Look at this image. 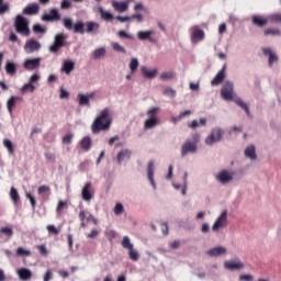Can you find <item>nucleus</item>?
I'll return each instance as SVG.
<instances>
[{
	"label": "nucleus",
	"mask_w": 281,
	"mask_h": 281,
	"mask_svg": "<svg viewBox=\"0 0 281 281\" xmlns=\"http://www.w3.org/2000/svg\"><path fill=\"white\" fill-rule=\"evenodd\" d=\"M111 46L114 52H117L119 54H126V48L122 44L112 42Z\"/></svg>",
	"instance_id": "obj_41"
},
{
	"label": "nucleus",
	"mask_w": 281,
	"mask_h": 281,
	"mask_svg": "<svg viewBox=\"0 0 281 281\" xmlns=\"http://www.w3.org/2000/svg\"><path fill=\"white\" fill-rule=\"evenodd\" d=\"M263 56H267L268 58V67H273L274 65H278L279 57L278 54L270 47L262 48Z\"/></svg>",
	"instance_id": "obj_13"
},
{
	"label": "nucleus",
	"mask_w": 281,
	"mask_h": 281,
	"mask_svg": "<svg viewBox=\"0 0 281 281\" xmlns=\"http://www.w3.org/2000/svg\"><path fill=\"white\" fill-rule=\"evenodd\" d=\"M225 137V130L221 125L213 126L204 137V146L213 148Z\"/></svg>",
	"instance_id": "obj_3"
},
{
	"label": "nucleus",
	"mask_w": 281,
	"mask_h": 281,
	"mask_svg": "<svg viewBox=\"0 0 281 281\" xmlns=\"http://www.w3.org/2000/svg\"><path fill=\"white\" fill-rule=\"evenodd\" d=\"M239 281H254V276L251 274H240Z\"/></svg>",
	"instance_id": "obj_64"
},
{
	"label": "nucleus",
	"mask_w": 281,
	"mask_h": 281,
	"mask_svg": "<svg viewBox=\"0 0 281 281\" xmlns=\"http://www.w3.org/2000/svg\"><path fill=\"white\" fill-rule=\"evenodd\" d=\"M217 32H218L220 36H223V34H225V32H227V24L226 23L220 24Z\"/></svg>",
	"instance_id": "obj_61"
},
{
	"label": "nucleus",
	"mask_w": 281,
	"mask_h": 281,
	"mask_svg": "<svg viewBox=\"0 0 281 281\" xmlns=\"http://www.w3.org/2000/svg\"><path fill=\"white\" fill-rule=\"evenodd\" d=\"M81 199L89 203L93 201V192L91 190V182H87L81 189Z\"/></svg>",
	"instance_id": "obj_22"
},
{
	"label": "nucleus",
	"mask_w": 281,
	"mask_h": 281,
	"mask_svg": "<svg viewBox=\"0 0 281 281\" xmlns=\"http://www.w3.org/2000/svg\"><path fill=\"white\" fill-rule=\"evenodd\" d=\"M270 23H281V13H272L269 15Z\"/></svg>",
	"instance_id": "obj_53"
},
{
	"label": "nucleus",
	"mask_w": 281,
	"mask_h": 281,
	"mask_svg": "<svg viewBox=\"0 0 281 281\" xmlns=\"http://www.w3.org/2000/svg\"><path fill=\"white\" fill-rule=\"evenodd\" d=\"M252 24L257 25V27H265L269 23V15L268 18H262L260 15H252Z\"/></svg>",
	"instance_id": "obj_30"
},
{
	"label": "nucleus",
	"mask_w": 281,
	"mask_h": 281,
	"mask_svg": "<svg viewBox=\"0 0 281 281\" xmlns=\"http://www.w3.org/2000/svg\"><path fill=\"white\" fill-rule=\"evenodd\" d=\"M41 57L36 58H26L24 59L22 66L27 70V71H34V69H38L41 67Z\"/></svg>",
	"instance_id": "obj_16"
},
{
	"label": "nucleus",
	"mask_w": 281,
	"mask_h": 281,
	"mask_svg": "<svg viewBox=\"0 0 281 281\" xmlns=\"http://www.w3.org/2000/svg\"><path fill=\"white\" fill-rule=\"evenodd\" d=\"M179 115H180V120H186V117H190V115H192V111L191 110L182 111L179 113Z\"/></svg>",
	"instance_id": "obj_63"
},
{
	"label": "nucleus",
	"mask_w": 281,
	"mask_h": 281,
	"mask_svg": "<svg viewBox=\"0 0 281 281\" xmlns=\"http://www.w3.org/2000/svg\"><path fill=\"white\" fill-rule=\"evenodd\" d=\"M138 41H149V43H155V31L154 30H146V31H138L136 33Z\"/></svg>",
	"instance_id": "obj_21"
},
{
	"label": "nucleus",
	"mask_w": 281,
	"mask_h": 281,
	"mask_svg": "<svg viewBox=\"0 0 281 281\" xmlns=\"http://www.w3.org/2000/svg\"><path fill=\"white\" fill-rule=\"evenodd\" d=\"M105 237L108 238V240H110V243H112V240H115L117 233L114 229L108 228L104 232Z\"/></svg>",
	"instance_id": "obj_47"
},
{
	"label": "nucleus",
	"mask_w": 281,
	"mask_h": 281,
	"mask_svg": "<svg viewBox=\"0 0 281 281\" xmlns=\"http://www.w3.org/2000/svg\"><path fill=\"white\" fill-rule=\"evenodd\" d=\"M140 71L145 78H148L149 80H153L154 78H157V74H159V70L157 68H148V66H143L140 68Z\"/></svg>",
	"instance_id": "obj_23"
},
{
	"label": "nucleus",
	"mask_w": 281,
	"mask_h": 281,
	"mask_svg": "<svg viewBox=\"0 0 281 281\" xmlns=\"http://www.w3.org/2000/svg\"><path fill=\"white\" fill-rule=\"evenodd\" d=\"M92 56L94 60H100V58H104V56H106V47L101 46L99 48H95L92 53Z\"/></svg>",
	"instance_id": "obj_34"
},
{
	"label": "nucleus",
	"mask_w": 281,
	"mask_h": 281,
	"mask_svg": "<svg viewBox=\"0 0 281 281\" xmlns=\"http://www.w3.org/2000/svg\"><path fill=\"white\" fill-rule=\"evenodd\" d=\"M14 27L18 34H22L23 36H30V26L27 20L23 18V15H16Z\"/></svg>",
	"instance_id": "obj_9"
},
{
	"label": "nucleus",
	"mask_w": 281,
	"mask_h": 281,
	"mask_svg": "<svg viewBox=\"0 0 281 281\" xmlns=\"http://www.w3.org/2000/svg\"><path fill=\"white\" fill-rule=\"evenodd\" d=\"M164 95H166V98H171V99L176 98L177 97V90L168 87V88L165 89Z\"/></svg>",
	"instance_id": "obj_52"
},
{
	"label": "nucleus",
	"mask_w": 281,
	"mask_h": 281,
	"mask_svg": "<svg viewBox=\"0 0 281 281\" xmlns=\"http://www.w3.org/2000/svg\"><path fill=\"white\" fill-rule=\"evenodd\" d=\"M0 234H2V236H7V238H12L14 231L10 227H0Z\"/></svg>",
	"instance_id": "obj_49"
},
{
	"label": "nucleus",
	"mask_w": 281,
	"mask_h": 281,
	"mask_svg": "<svg viewBox=\"0 0 281 281\" xmlns=\"http://www.w3.org/2000/svg\"><path fill=\"white\" fill-rule=\"evenodd\" d=\"M131 157H133V150L128 148H123L117 153L116 161L119 166H122V164H126V161H130Z\"/></svg>",
	"instance_id": "obj_17"
},
{
	"label": "nucleus",
	"mask_w": 281,
	"mask_h": 281,
	"mask_svg": "<svg viewBox=\"0 0 281 281\" xmlns=\"http://www.w3.org/2000/svg\"><path fill=\"white\" fill-rule=\"evenodd\" d=\"M113 212L115 214V216H122L124 214V204L122 203H116L114 205Z\"/></svg>",
	"instance_id": "obj_46"
},
{
	"label": "nucleus",
	"mask_w": 281,
	"mask_h": 281,
	"mask_svg": "<svg viewBox=\"0 0 281 281\" xmlns=\"http://www.w3.org/2000/svg\"><path fill=\"white\" fill-rule=\"evenodd\" d=\"M23 14H38V4L31 3L23 9Z\"/></svg>",
	"instance_id": "obj_35"
},
{
	"label": "nucleus",
	"mask_w": 281,
	"mask_h": 281,
	"mask_svg": "<svg viewBox=\"0 0 281 281\" xmlns=\"http://www.w3.org/2000/svg\"><path fill=\"white\" fill-rule=\"evenodd\" d=\"M21 100V98L16 97V95H11L8 100H7V111L10 115H12V112L14 111V106H16V102Z\"/></svg>",
	"instance_id": "obj_31"
},
{
	"label": "nucleus",
	"mask_w": 281,
	"mask_h": 281,
	"mask_svg": "<svg viewBox=\"0 0 281 281\" xmlns=\"http://www.w3.org/2000/svg\"><path fill=\"white\" fill-rule=\"evenodd\" d=\"M205 256L209 258H222V256H227V247L215 246L205 251Z\"/></svg>",
	"instance_id": "obj_11"
},
{
	"label": "nucleus",
	"mask_w": 281,
	"mask_h": 281,
	"mask_svg": "<svg viewBox=\"0 0 281 281\" xmlns=\"http://www.w3.org/2000/svg\"><path fill=\"white\" fill-rule=\"evenodd\" d=\"M94 10H95V12H99V14L103 21H113V15H112L111 11H106L104 8H102V5L95 7Z\"/></svg>",
	"instance_id": "obj_29"
},
{
	"label": "nucleus",
	"mask_w": 281,
	"mask_h": 281,
	"mask_svg": "<svg viewBox=\"0 0 281 281\" xmlns=\"http://www.w3.org/2000/svg\"><path fill=\"white\" fill-rule=\"evenodd\" d=\"M117 36L121 38H130L133 40V35L130 33H126L125 31L121 30L117 32Z\"/></svg>",
	"instance_id": "obj_57"
},
{
	"label": "nucleus",
	"mask_w": 281,
	"mask_h": 281,
	"mask_svg": "<svg viewBox=\"0 0 281 281\" xmlns=\"http://www.w3.org/2000/svg\"><path fill=\"white\" fill-rule=\"evenodd\" d=\"M147 179L153 190H157V182H155V161L153 160L147 165Z\"/></svg>",
	"instance_id": "obj_18"
},
{
	"label": "nucleus",
	"mask_w": 281,
	"mask_h": 281,
	"mask_svg": "<svg viewBox=\"0 0 281 281\" xmlns=\"http://www.w3.org/2000/svg\"><path fill=\"white\" fill-rule=\"evenodd\" d=\"M244 156L246 157V159H249V161H256V159H258V154L256 153V145H247L244 149Z\"/></svg>",
	"instance_id": "obj_20"
},
{
	"label": "nucleus",
	"mask_w": 281,
	"mask_h": 281,
	"mask_svg": "<svg viewBox=\"0 0 281 281\" xmlns=\"http://www.w3.org/2000/svg\"><path fill=\"white\" fill-rule=\"evenodd\" d=\"M79 146L81 150H85V153H89V150H91V146H93V140L91 139V136H83L79 142Z\"/></svg>",
	"instance_id": "obj_25"
},
{
	"label": "nucleus",
	"mask_w": 281,
	"mask_h": 281,
	"mask_svg": "<svg viewBox=\"0 0 281 281\" xmlns=\"http://www.w3.org/2000/svg\"><path fill=\"white\" fill-rule=\"evenodd\" d=\"M120 23H131V15H119L115 18Z\"/></svg>",
	"instance_id": "obj_56"
},
{
	"label": "nucleus",
	"mask_w": 281,
	"mask_h": 281,
	"mask_svg": "<svg viewBox=\"0 0 281 281\" xmlns=\"http://www.w3.org/2000/svg\"><path fill=\"white\" fill-rule=\"evenodd\" d=\"M63 23H64V27H66V30H74V22L71 21L70 18H64Z\"/></svg>",
	"instance_id": "obj_54"
},
{
	"label": "nucleus",
	"mask_w": 281,
	"mask_h": 281,
	"mask_svg": "<svg viewBox=\"0 0 281 281\" xmlns=\"http://www.w3.org/2000/svg\"><path fill=\"white\" fill-rule=\"evenodd\" d=\"M42 21H60V13L58 9H50L49 14H44Z\"/></svg>",
	"instance_id": "obj_28"
},
{
	"label": "nucleus",
	"mask_w": 281,
	"mask_h": 281,
	"mask_svg": "<svg viewBox=\"0 0 281 281\" xmlns=\"http://www.w3.org/2000/svg\"><path fill=\"white\" fill-rule=\"evenodd\" d=\"M214 179L220 186H229L236 179V171L232 168L220 169L214 173Z\"/></svg>",
	"instance_id": "obj_5"
},
{
	"label": "nucleus",
	"mask_w": 281,
	"mask_h": 281,
	"mask_svg": "<svg viewBox=\"0 0 281 281\" xmlns=\"http://www.w3.org/2000/svg\"><path fill=\"white\" fill-rule=\"evenodd\" d=\"M128 67L131 74H137V69H139V59L136 57L131 58Z\"/></svg>",
	"instance_id": "obj_36"
},
{
	"label": "nucleus",
	"mask_w": 281,
	"mask_h": 281,
	"mask_svg": "<svg viewBox=\"0 0 281 281\" xmlns=\"http://www.w3.org/2000/svg\"><path fill=\"white\" fill-rule=\"evenodd\" d=\"M41 50V43L34 38L27 40L24 44L25 54H34Z\"/></svg>",
	"instance_id": "obj_15"
},
{
	"label": "nucleus",
	"mask_w": 281,
	"mask_h": 281,
	"mask_svg": "<svg viewBox=\"0 0 281 281\" xmlns=\"http://www.w3.org/2000/svg\"><path fill=\"white\" fill-rule=\"evenodd\" d=\"M223 267L225 271H243L245 263L238 258L227 259L224 261Z\"/></svg>",
	"instance_id": "obj_10"
},
{
	"label": "nucleus",
	"mask_w": 281,
	"mask_h": 281,
	"mask_svg": "<svg viewBox=\"0 0 281 281\" xmlns=\"http://www.w3.org/2000/svg\"><path fill=\"white\" fill-rule=\"evenodd\" d=\"M160 111L161 109L159 106H150L146 110V117L143 122L144 131H153L154 128H157L159 124H161V121L158 116Z\"/></svg>",
	"instance_id": "obj_2"
},
{
	"label": "nucleus",
	"mask_w": 281,
	"mask_h": 281,
	"mask_svg": "<svg viewBox=\"0 0 281 281\" xmlns=\"http://www.w3.org/2000/svg\"><path fill=\"white\" fill-rule=\"evenodd\" d=\"M99 235H100V232L93 228L90 233L87 234V238H98Z\"/></svg>",
	"instance_id": "obj_62"
},
{
	"label": "nucleus",
	"mask_w": 281,
	"mask_h": 281,
	"mask_svg": "<svg viewBox=\"0 0 281 281\" xmlns=\"http://www.w3.org/2000/svg\"><path fill=\"white\" fill-rule=\"evenodd\" d=\"M128 251V258L133 260V262H137L139 260V252L134 248H131Z\"/></svg>",
	"instance_id": "obj_43"
},
{
	"label": "nucleus",
	"mask_w": 281,
	"mask_h": 281,
	"mask_svg": "<svg viewBox=\"0 0 281 281\" xmlns=\"http://www.w3.org/2000/svg\"><path fill=\"white\" fill-rule=\"evenodd\" d=\"M131 22L144 23V15L142 13H134L130 15Z\"/></svg>",
	"instance_id": "obj_51"
},
{
	"label": "nucleus",
	"mask_w": 281,
	"mask_h": 281,
	"mask_svg": "<svg viewBox=\"0 0 281 281\" xmlns=\"http://www.w3.org/2000/svg\"><path fill=\"white\" fill-rule=\"evenodd\" d=\"M18 278L22 281L32 280V270L27 268H19L15 270Z\"/></svg>",
	"instance_id": "obj_24"
},
{
	"label": "nucleus",
	"mask_w": 281,
	"mask_h": 281,
	"mask_svg": "<svg viewBox=\"0 0 281 281\" xmlns=\"http://www.w3.org/2000/svg\"><path fill=\"white\" fill-rule=\"evenodd\" d=\"M93 98H95V92L79 93L77 95L79 106H89Z\"/></svg>",
	"instance_id": "obj_14"
},
{
	"label": "nucleus",
	"mask_w": 281,
	"mask_h": 281,
	"mask_svg": "<svg viewBox=\"0 0 281 281\" xmlns=\"http://www.w3.org/2000/svg\"><path fill=\"white\" fill-rule=\"evenodd\" d=\"M21 93H27V91H31V93H34V91H36V86H34V83L32 82H27L25 83L21 89H20Z\"/></svg>",
	"instance_id": "obj_40"
},
{
	"label": "nucleus",
	"mask_w": 281,
	"mask_h": 281,
	"mask_svg": "<svg viewBox=\"0 0 281 281\" xmlns=\"http://www.w3.org/2000/svg\"><path fill=\"white\" fill-rule=\"evenodd\" d=\"M121 246L123 247V249H127V251H130L131 249H133L135 247L128 236L123 237V240L121 241Z\"/></svg>",
	"instance_id": "obj_38"
},
{
	"label": "nucleus",
	"mask_w": 281,
	"mask_h": 281,
	"mask_svg": "<svg viewBox=\"0 0 281 281\" xmlns=\"http://www.w3.org/2000/svg\"><path fill=\"white\" fill-rule=\"evenodd\" d=\"M74 140V134H67L63 137L61 142L64 145L68 146Z\"/></svg>",
	"instance_id": "obj_55"
},
{
	"label": "nucleus",
	"mask_w": 281,
	"mask_h": 281,
	"mask_svg": "<svg viewBox=\"0 0 281 281\" xmlns=\"http://www.w3.org/2000/svg\"><path fill=\"white\" fill-rule=\"evenodd\" d=\"M5 71L9 74V76H14L16 74V64L12 61H7L5 63Z\"/></svg>",
	"instance_id": "obj_39"
},
{
	"label": "nucleus",
	"mask_w": 281,
	"mask_h": 281,
	"mask_svg": "<svg viewBox=\"0 0 281 281\" xmlns=\"http://www.w3.org/2000/svg\"><path fill=\"white\" fill-rule=\"evenodd\" d=\"M76 67V63L71 59H66L63 61V66L60 68L61 74H66V76H69L71 71H74V68Z\"/></svg>",
	"instance_id": "obj_26"
},
{
	"label": "nucleus",
	"mask_w": 281,
	"mask_h": 281,
	"mask_svg": "<svg viewBox=\"0 0 281 281\" xmlns=\"http://www.w3.org/2000/svg\"><path fill=\"white\" fill-rule=\"evenodd\" d=\"M9 194H10V199H11V201H13V203H16L21 199V195H19V191H16V189L14 187H12L10 189Z\"/></svg>",
	"instance_id": "obj_44"
},
{
	"label": "nucleus",
	"mask_w": 281,
	"mask_h": 281,
	"mask_svg": "<svg viewBox=\"0 0 281 281\" xmlns=\"http://www.w3.org/2000/svg\"><path fill=\"white\" fill-rule=\"evenodd\" d=\"M113 124V111L110 108H104L94 117L91 124V132L94 135L102 133V131H109Z\"/></svg>",
	"instance_id": "obj_1"
},
{
	"label": "nucleus",
	"mask_w": 281,
	"mask_h": 281,
	"mask_svg": "<svg viewBox=\"0 0 281 281\" xmlns=\"http://www.w3.org/2000/svg\"><path fill=\"white\" fill-rule=\"evenodd\" d=\"M65 38H67V36H65V34L58 33L55 36L54 44L49 47V52H53V53L58 52L60 49V47H63L65 45Z\"/></svg>",
	"instance_id": "obj_19"
},
{
	"label": "nucleus",
	"mask_w": 281,
	"mask_h": 281,
	"mask_svg": "<svg viewBox=\"0 0 281 281\" xmlns=\"http://www.w3.org/2000/svg\"><path fill=\"white\" fill-rule=\"evenodd\" d=\"M10 11V3H1L0 4V14H5V12Z\"/></svg>",
	"instance_id": "obj_59"
},
{
	"label": "nucleus",
	"mask_w": 281,
	"mask_h": 281,
	"mask_svg": "<svg viewBox=\"0 0 281 281\" xmlns=\"http://www.w3.org/2000/svg\"><path fill=\"white\" fill-rule=\"evenodd\" d=\"M225 69L226 66H223V68L216 74V76L211 81L212 87H218V85L225 80Z\"/></svg>",
	"instance_id": "obj_27"
},
{
	"label": "nucleus",
	"mask_w": 281,
	"mask_h": 281,
	"mask_svg": "<svg viewBox=\"0 0 281 281\" xmlns=\"http://www.w3.org/2000/svg\"><path fill=\"white\" fill-rule=\"evenodd\" d=\"M131 1L133 0H125V1L112 0L111 4L113 10H115V12H119V14H124V12H128V5L131 4Z\"/></svg>",
	"instance_id": "obj_12"
},
{
	"label": "nucleus",
	"mask_w": 281,
	"mask_h": 281,
	"mask_svg": "<svg viewBox=\"0 0 281 281\" xmlns=\"http://www.w3.org/2000/svg\"><path fill=\"white\" fill-rule=\"evenodd\" d=\"M265 36H281L280 29H267L263 32Z\"/></svg>",
	"instance_id": "obj_45"
},
{
	"label": "nucleus",
	"mask_w": 281,
	"mask_h": 281,
	"mask_svg": "<svg viewBox=\"0 0 281 281\" xmlns=\"http://www.w3.org/2000/svg\"><path fill=\"white\" fill-rule=\"evenodd\" d=\"M86 27H87V23L77 22L76 24H74L72 30H74L75 34H85Z\"/></svg>",
	"instance_id": "obj_37"
},
{
	"label": "nucleus",
	"mask_w": 281,
	"mask_h": 281,
	"mask_svg": "<svg viewBox=\"0 0 281 281\" xmlns=\"http://www.w3.org/2000/svg\"><path fill=\"white\" fill-rule=\"evenodd\" d=\"M61 10H69L71 8V0H63L60 2Z\"/></svg>",
	"instance_id": "obj_58"
},
{
	"label": "nucleus",
	"mask_w": 281,
	"mask_h": 281,
	"mask_svg": "<svg viewBox=\"0 0 281 281\" xmlns=\"http://www.w3.org/2000/svg\"><path fill=\"white\" fill-rule=\"evenodd\" d=\"M25 198L29 199L33 210L36 207V200L32 196L30 192H25Z\"/></svg>",
	"instance_id": "obj_60"
},
{
	"label": "nucleus",
	"mask_w": 281,
	"mask_h": 281,
	"mask_svg": "<svg viewBox=\"0 0 281 281\" xmlns=\"http://www.w3.org/2000/svg\"><path fill=\"white\" fill-rule=\"evenodd\" d=\"M175 78V72L168 70L165 71L160 75V80H162V82H168L169 80H172Z\"/></svg>",
	"instance_id": "obj_42"
},
{
	"label": "nucleus",
	"mask_w": 281,
	"mask_h": 281,
	"mask_svg": "<svg viewBox=\"0 0 281 281\" xmlns=\"http://www.w3.org/2000/svg\"><path fill=\"white\" fill-rule=\"evenodd\" d=\"M3 146L4 148H7L9 155H12L14 153V145H12V140L4 138Z\"/></svg>",
	"instance_id": "obj_48"
},
{
	"label": "nucleus",
	"mask_w": 281,
	"mask_h": 281,
	"mask_svg": "<svg viewBox=\"0 0 281 281\" xmlns=\"http://www.w3.org/2000/svg\"><path fill=\"white\" fill-rule=\"evenodd\" d=\"M220 95L225 102H234V100L238 98L234 91V82L226 81L221 88Z\"/></svg>",
	"instance_id": "obj_6"
},
{
	"label": "nucleus",
	"mask_w": 281,
	"mask_h": 281,
	"mask_svg": "<svg viewBox=\"0 0 281 281\" xmlns=\"http://www.w3.org/2000/svg\"><path fill=\"white\" fill-rule=\"evenodd\" d=\"M200 134H194L193 139H187L180 146V157L186 159L189 155H196L199 153Z\"/></svg>",
	"instance_id": "obj_4"
},
{
	"label": "nucleus",
	"mask_w": 281,
	"mask_h": 281,
	"mask_svg": "<svg viewBox=\"0 0 281 281\" xmlns=\"http://www.w3.org/2000/svg\"><path fill=\"white\" fill-rule=\"evenodd\" d=\"M191 45H199L205 41V31L200 25H193L189 30Z\"/></svg>",
	"instance_id": "obj_7"
},
{
	"label": "nucleus",
	"mask_w": 281,
	"mask_h": 281,
	"mask_svg": "<svg viewBox=\"0 0 281 281\" xmlns=\"http://www.w3.org/2000/svg\"><path fill=\"white\" fill-rule=\"evenodd\" d=\"M16 256H22L24 258H27V257L32 256V251H30L25 248L19 247L16 249Z\"/></svg>",
	"instance_id": "obj_50"
},
{
	"label": "nucleus",
	"mask_w": 281,
	"mask_h": 281,
	"mask_svg": "<svg viewBox=\"0 0 281 281\" xmlns=\"http://www.w3.org/2000/svg\"><path fill=\"white\" fill-rule=\"evenodd\" d=\"M100 30V23L98 22H86V33L95 34Z\"/></svg>",
	"instance_id": "obj_32"
},
{
	"label": "nucleus",
	"mask_w": 281,
	"mask_h": 281,
	"mask_svg": "<svg viewBox=\"0 0 281 281\" xmlns=\"http://www.w3.org/2000/svg\"><path fill=\"white\" fill-rule=\"evenodd\" d=\"M233 102L237 104V106H240L243 111H245L246 115H251V112L249 111V104H247L245 101L240 99V97H237Z\"/></svg>",
	"instance_id": "obj_33"
},
{
	"label": "nucleus",
	"mask_w": 281,
	"mask_h": 281,
	"mask_svg": "<svg viewBox=\"0 0 281 281\" xmlns=\"http://www.w3.org/2000/svg\"><path fill=\"white\" fill-rule=\"evenodd\" d=\"M227 223H228V212L227 210H223L218 214V216L215 218L211 229L214 234H218L221 229H225V227H227Z\"/></svg>",
	"instance_id": "obj_8"
}]
</instances>
